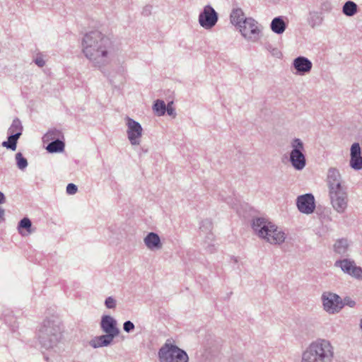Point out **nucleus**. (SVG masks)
Masks as SVG:
<instances>
[{
    "mask_svg": "<svg viewBox=\"0 0 362 362\" xmlns=\"http://www.w3.org/2000/svg\"><path fill=\"white\" fill-rule=\"evenodd\" d=\"M134 328H135V326H134V323L130 320H127V321L124 322L123 324V329L124 332H126L127 333L133 332Z\"/></svg>",
    "mask_w": 362,
    "mask_h": 362,
    "instance_id": "nucleus-35",
    "label": "nucleus"
},
{
    "mask_svg": "<svg viewBox=\"0 0 362 362\" xmlns=\"http://www.w3.org/2000/svg\"><path fill=\"white\" fill-rule=\"evenodd\" d=\"M270 28L274 33L282 34L286 28V23L282 16H278L272 21Z\"/></svg>",
    "mask_w": 362,
    "mask_h": 362,
    "instance_id": "nucleus-21",
    "label": "nucleus"
},
{
    "mask_svg": "<svg viewBox=\"0 0 362 362\" xmlns=\"http://www.w3.org/2000/svg\"><path fill=\"white\" fill-rule=\"evenodd\" d=\"M349 165L355 170L362 169L361 148L358 143H354L350 149Z\"/></svg>",
    "mask_w": 362,
    "mask_h": 362,
    "instance_id": "nucleus-16",
    "label": "nucleus"
},
{
    "mask_svg": "<svg viewBox=\"0 0 362 362\" xmlns=\"http://www.w3.org/2000/svg\"><path fill=\"white\" fill-rule=\"evenodd\" d=\"M115 337L110 336V334H103L100 336L95 337L90 340L89 344L93 349H98L111 345Z\"/></svg>",
    "mask_w": 362,
    "mask_h": 362,
    "instance_id": "nucleus-20",
    "label": "nucleus"
},
{
    "mask_svg": "<svg viewBox=\"0 0 362 362\" xmlns=\"http://www.w3.org/2000/svg\"><path fill=\"white\" fill-rule=\"evenodd\" d=\"M77 186L73 183H69L66 186V193L69 194H74L77 192Z\"/></svg>",
    "mask_w": 362,
    "mask_h": 362,
    "instance_id": "nucleus-38",
    "label": "nucleus"
},
{
    "mask_svg": "<svg viewBox=\"0 0 362 362\" xmlns=\"http://www.w3.org/2000/svg\"><path fill=\"white\" fill-rule=\"evenodd\" d=\"M322 22L321 14L317 11H310L308 18V23L312 27L319 26Z\"/></svg>",
    "mask_w": 362,
    "mask_h": 362,
    "instance_id": "nucleus-27",
    "label": "nucleus"
},
{
    "mask_svg": "<svg viewBox=\"0 0 362 362\" xmlns=\"http://www.w3.org/2000/svg\"><path fill=\"white\" fill-rule=\"evenodd\" d=\"M100 325L103 332L112 337H116L120 333V330L117 327V320L110 315H103Z\"/></svg>",
    "mask_w": 362,
    "mask_h": 362,
    "instance_id": "nucleus-14",
    "label": "nucleus"
},
{
    "mask_svg": "<svg viewBox=\"0 0 362 362\" xmlns=\"http://www.w3.org/2000/svg\"><path fill=\"white\" fill-rule=\"evenodd\" d=\"M5 214V211L4 209L0 208V218H3Z\"/></svg>",
    "mask_w": 362,
    "mask_h": 362,
    "instance_id": "nucleus-44",
    "label": "nucleus"
},
{
    "mask_svg": "<svg viewBox=\"0 0 362 362\" xmlns=\"http://www.w3.org/2000/svg\"><path fill=\"white\" fill-rule=\"evenodd\" d=\"M126 120L127 127V134L130 144L133 146L139 145L143 132L141 125L129 117H127Z\"/></svg>",
    "mask_w": 362,
    "mask_h": 362,
    "instance_id": "nucleus-12",
    "label": "nucleus"
},
{
    "mask_svg": "<svg viewBox=\"0 0 362 362\" xmlns=\"http://www.w3.org/2000/svg\"><path fill=\"white\" fill-rule=\"evenodd\" d=\"M322 8L326 11H329L331 9V5L329 2H325L322 5Z\"/></svg>",
    "mask_w": 362,
    "mask_h": 362,
    "instance_id": "nucleus-41",
    "label": "nucleus"
},
{
    "mask_svg": "<svg viewBox=\"0 0 362 362\" xmlns=\"http://www.w3.org/2000/svg\"><path fill=\"white\" fill-rule=\"evenodd\" d=\"M116 300L112 296L107 297L105 300V305L108 309L115 308L116 307Z\"/></svg>",
    "mask_w": 362,
    "mask_h": 362,
    "instance_id": "nucleus-34",
    "label": "nucleus"
},
{
    "mask_svg": "<svg viewBox=\"0 0 362 362\" xmlns=\"http://www.w3.org/2000/svg\"><path fill=\"white\" fill-rule=\"evenodd\" d=\"M61 135L62 132L59 130L54 129L48 131L47 134L44 136V138L47 141L55 140L57 139H59Z\"/></svg>",
    "mask_w": 362,
    "mask_h": 362,
    "instance_id": "nucleus-32",
    "label": "nucleus"
},
{
    "mask_svg": "<svg viewBox=\"0 0 362 362\" xmlns=\"http://www.w3.org/2000/svg\"><path fill=\"white\" fill-rule=\"evenodd\" d=\"M81 49L92 66L99 69L110 63L115 52L114 42L98 30H93L84 35Z\"/></svg>",
    "mask_w": 362,
    "mask_h": 362,
    "instance_id": "nucleus-1",
    "label": "nucleus"
},
{
    "mask_svg": "<svg viewBox=\"0 0 362 362\" xmlns=\"http://www.w3.org/2000/svg\"><path fill=\"white\" fill-rule=\"evenodd\" d=\"M206 250L209 252H213L214 250V245H211L210 243H209L208 245L206 246Z\"/></svg>",
    "mask_w": 362,
    "mask_h": 362,
    "instance_id": "nucleus-42",
    "label": "nucleus"
},
{
    "mask_svg": "<svg viewBox=\"0 0 362 362\" xmlns=\"http://www.w3.org/2000/svg\"><path fill=\"white\" fill-rule=\"evenodd\" d=\"M334 347L330 341L317 339L302 352L301 362H333Z\"/></svg>",
    "mask_w": 362,
    "mask_h": 362,
    "instance_id": "nucleus-2",
    "label": "nucleus"
},
{
    "mask_svg": "<svg viewBox=\"0 0 362 362\" xmlns=\"http://www.w3.org/2000/svg\"><path fill=\"white\" fill-rule=\"evenodd\" d=\"M23 132V126L19 119L16 118L13 120L11 125L8 129V134H18L19 137L21 136Z\"/></svg>",
    "mask_w": 362,
    "mask_h": 362,
    "instance_id": "nucleus-28",
    "label": "nucleus"
},
{
    "mask_svg": "<svg viewBox=\"0 0 362 362\" xmlns=\"http://www.w3.org/2000/svg\"><path fill=\"white\" fill-rule=\"evenodd\" d=\"M349 250L350 243L346 238H342L335 240L333 245V251L335 255L346 258L349 255Z\"/></svg>",
    "mask_w": 362,
    "mask_h": 362,
    "instance_id": "nucleus-18",
    "label": "nucleus"
},
{
    "mask_svg": "<svg viewBox=\"0 0 362 362\" xmlns=\"http://www.w3.org/2000/svg\"><path fill=\"white\" fill-rule=\"evenodd\" d=\"M151 11H152V6L146 5L143 8L142 14L145 16H148L151 15Z\"/></svg>",
    "mask_w": 362,
    "mask_h": 362,
    "instance_id": "nucleus-40",
    "label": "nucleus"
},
{
    "mask_svg": "<svg viewBox=\"0 0 362 362\" xmlns=\"http://www.w3.org/2000/svg\"><path fill=\"white\" fill-rule=\"evenodd\" d=\"M144 244L150 250H158L162 248V243L159 235L154 233H148L144 239Z\"/></svg>",
    "mask_w": 362,
    "mask_h": 362,
    "instance_id": "nucleus-19",
    "label": "nucleus"
},
{
    "mask_svg": "<svg viewBox=\"0 0 362 362\" xmlns=\"http://www.w3.org/2000/svg\"><path fill=\"white\" fill-rule=\"evenodd\" d=\"M19 138L18 134H8V140L2 142V146L15 151Z\"/></svg>",
    "mask_w": 362,
    "mask_h": 362,
    "instance_id": "nucleus-26",
    "label": "nucleus"
},
{
    "mask_svg": "<svg viewBox=\"0 0 362 362\" xmlns=\"http://www.w3.org/2000/svg\"><path fill=\"white\" fill-rule=\"evenodd\" d=\"M218 20V13L211 5L205 6L199 15V25L206 30L214 28Z\"/></svg>",
    "mask_w": 362,
    "mask_h": 362,
    "instance_id": "nucleus-10",
    "label": "nucleus"
},
{
    "mask_svg": "<svg viewBox=\"0 0 362 362\" xmlns=\"http://www.w3.org/2000/svg\"><path fill=\"white\" fill-rule=\"evenodd\" d=\"M160 362H188L189 357L186 351L175 344L166 342L158 351Z\"/></svg>",
    "mask_w": 362,
    "mask_h": 362,
    "instance_id": "nucleus-5",
    "label": "nucleus"
},
{
    "mask_svg": "<svg viewBox=\"0 0 362 362\" xmlns=\"http://www.w3.org/2000/svg\"><path fill=\"white\" fill-rule=\"evenodd\" d=\"M238 29L242 36L247 41L255 42L259 39L261 30L257 21L252 18L245 19Z\"/></svg>",
    "mask_w": 362,
    "mask_h": 362,
    "instance_id": "nucleus-7",
    "label": "nucleus"
},
{
    "mask_svg": "<svg viewBox=\"0 0 362 362\" xmlns=\"http://www.w3.org/2000/svg\"><path fill=\"white\" fill-rule=\"evenodd\" d=\"M31 227H32V222L28 217H24L22 218L18 225V230L19 233L23 235L22 230L25 229V230L28 233H31Z\"/></svg>",
    "mask_w": 362,
    "mask_h": 362,
    "instance_id": "nucleus-30",
    "label": "nucleus"
},
{
    "mask_svg": "<svg viewBox=\"0 0 362 362\" xmlns=\"http://www.w3.org/2000/svg\"><path fill=\"white\" fill-rule=\"evenodd\" d=\"M34 62L39 67H43L45 65V61L42 54H37L34 59Z\"/></svg>",
    "mask_w": 362,
    "mask_h": 362,
    "instance_id": "nucleus-37",
    "label": "nucleus"
},
{
    "mask_svg": "<svg viewBox=\"0 0 362 362\" xmlns=\"http://www.w3.org/2000/svg\"><path fill=\"white\" fill-rule=\"evenodd\" d=\"M265 48L274 57H279L281 55V52L277 48L274 47L271 44H267Z\"/></svg>",
    "mask_w": 362,
    "mask_h": 362,
    "instance_id": "nucleus-33",
    "label": "nucleus"
},
{
    "mask_svg": "<svg viewBox=\"0 0 362 362\" xmlns=\"http://www.w3.org/2000/svg\"><path fill=\"white\" fill-rule=\"evenodd\" d=\"M230 21L235 25L238 28L239 25H242V22L247 19V18L245 17V14L241 8L233 9L230 13Z\"/></svg>",
    "mask_w": 362,
    "mask_h": 362,
    "instance_id": "nucleus-22",
    "label": "nucleus"
},
{
    "mask_svg": "<svg viewBox=\"0 0 362 362\" xmlns=\"http://www.w3.org/2000/svg\"><path fill=\"white\" fill-rule=\"evenodd\" d=\"M64 143L59 139L52 140L47 146V150L49 153H59L64 149Z\"/></svg>",
    "mask_w": 362,
    "mask_h": 362,
    "instance_id": "nucleus-24",
    "label": "nucleus"
},
{
    "mask_svg": "<svg viewBox=\"0 0 362 362\" xmlns=\"http://www.w3.org/2000/svg\"><path fill=\"white\" fill-rule=\"evenodd\" d=\"M292 65L296 69V73L300 76L309 73L313 67L312 62L303 56H299L294 59Z\"/></svg>",
    "mask_w": 362,
    "mask_h": 362,
    "instance_id": "nucleus-15",
    "label": "nucleus"
},
{
    "mask_svg": "<svg viewBox=\"0 0 362 362\" xmlns=\"http://www.w3.org/2000/svg\"><path fill=\"white\" fill-rule=\"evenodd\" d=\"M16 165L20 170H23L27 168L28 160L21 153L19 152L16 154Z\"/></svg>",
    "mask_w": 362,
    "mask_h": 362,
    "instance_id": "nucleus-31",
    "label": "nucleus"
},
{
    "mask_svg": "<svg viewBox=\"0 0 362 362\" xmlns=\"http://www.w3.org/2000/svg\"><path fill=\"white\" fill-rule=\"evenodd\" d=\"M5 201H6V198H5L4 194L1 192H0V204L4 203Z\"/></svg>",
    "mask_w": 362,
    "mask_h": 362,
    "instance_id": "nucleus-43",
    "label": "nucleus"
},
{
    "mask_svg": "<svg viewBox=\"0 0 362 362\" xmlns=\"http://www.w3.org/2000/svg\"><path fill=\"white\" fill-rule=\"evenodd\" d=\"M321 300L323 309L329 314L338 313L343 308L341 298L336 293L324 292L322 294Z\"/></svg>",
    "mask_w": 362,
    "mask_h": 362,
    "instance_id": "nucleus-9",
    "label": "nucleus"
},
{
    "mask_svg": "<svg viewBox=\"0 0 362 362\" xmlns=\"http://www.w3.org/2000/svg\"><path fill=\"white\" fill-rule=\"evenodd\" d=\"M334 266L340 268L345 274L358 281H362V267L357 266L353 259L340 258L334 262Z\"/></svg>",
    "mask_w": 362,
    "mask_h": 362,
    "instance_id": "nucleus-8",
    "label": "nucleus"
},
{
    "mask_svg": "<svg viewBox=\"0 0 362 362\" xmlns=\"http://www.w3.org/2000/svg\"><path fill=\"white\" fill-rule=\"evenodd\" d=\"M153 110L158 116L164 115L166 112V105L162 100H156L154 102Z\"/></svg>",
    "mask_w": 362,
    "mask_h": 362,
    "instance_id": "nucleus-29",
    "label": "nucleus"
},
{
    "mask_svg": "<svg viewBox=\"0 0 362 362\" xmlns=\"http://www.w3.org/2000/svg\"><path fill=\"white\" fill-rule=\"evenodd\" d=\"M327 182L329 187V192L343 189L341 185V175L337 168H330L328 170Z\"/></svg>",
    "mask_w": 362,
    "mask_h": 362,
    "instance_id": "nucleus-17",
    "label": "nucleus"
},
{
    "mask_svg": "<svg viewBox=\"0 0 362 362\" xmlns=\"http://www.w3.org/2000/svg\"><path fill=\"white\" fill-rule=\"evenodd\" d=\"M341 304L343 305V308L345 305H348L350 308H354L356 305V302L350 297L346 296L344 299H341Z\"/></svg>",
    "mask_w": 362,
    "mask_h": 362,
    "instance_id": "nucleus-36",
    "label": "nucleus"
},
{
    "mask_svg": "<svg viewBox=\"0 0 362 362\" xmlns=\"http://www.w3.org/2000/svg\"><path fill=\"white\" fill-rule=\"evenodd\" d=\"M291 151L289 161L296 170H302L306 165L304 144L298 138L293 139L291 142Z\"/></svg>",
    "mask_w": 362,
    "mask_h": 362,
    "instance_id": "nucleus-6",
    "label": "nucleus"
},
{
    "mask_svg": "<svg viewBox=\"0 0 362 362\" xmlns=\"http://www.w3.org/2000/svg\"><path fill=\"white\" fill-rule=\"evenodd\" d=\"M331 204L334 209L339 214H343L348 206V195L343 188L329 192Z\"/></svg>",
    "mask_w": 362,
    "mask_h": 362,
    "instance_id": "nucleus-11",
    "label": "nucleus"
},
{
    "mask_svg": "<svg viewBox=\"0 0 362 362\" xmlns=\"http://www.w3.org/2000/svg\"><path fill=\"white\" fill-rule=\"evenodd\" d=\"M358 6L352 1H347L342 7V12L346 16H353L357 13Z\"/></svg>",
    "mask_w": 362,
    "mask_h": 362,
    "instance_id": "nucleus-25",
    "label": "nucleus"
},
{
    "mask_svg": "<svg viewBox=\"0 0 362 362\" xmlns=\"http://www.w3.org/2000/svg\"><path fill=\"white\" fill-rule=\"evenodd\" d=\"M296 205L301 213L305 214H312L315 208L314 196L312 194L308 193L298 197Z\"/></svg>",
    "mask_w": 362,
    "mask_h": 362,
    "instance_id": "nucleus-13",
    "label": "nucleus"
},
{
    "mask_svg": "<svg viewBox=\"0 0 362 362\" xmlns=\"http://www.w3.org/2000/svg\"><path fill=\"white\" fill-rule=\"evenodd\" d=\"M213 227V223L211 220L205 219L201 222L200 230L203 235H205L206 238L208 240H212L214 239V235L211 233Z\"/></svg>",
    "mask_w": 362,
    "mask_h": 362,
    "instance_id": "nucleus-23",
    "label": "nucleus"
},
{
    "mask_svg": "<svg viewBox=\"0 0 362 362\" xmlns=\"http://www.w3.org/2000/svg\"><path fill=\"white\" fill-rule=\"evenodd\" d=\"M59 325L50 320H45L38 331V339L42 346L49 349L54 346L61 339Z\"/></svg>",
    "mask_w": 362,
    "mask_h": 362,
    "instance_id": "nucleus-4",
    "label": "nucleus"
},
{
    "mask_svg": "<svg viewBox=\"0 0 362 362\" xmlns=\"http://www.w3.org/2000/svg\"><path fill=\"white\" fill-rule=\"evenodd\" d=\"M172 103H168V105H166V112H167L168 115L173 116V117H175L176 115V113H175V109L172 106Z\"/></svg>",
    "mask_w": 362,
    "mask_h": 362,
    "instance_id": "nucleus-39",
    "label": "nucleus"
},
{
    "mask_svg": "<svg viewBox=\"0 0 362 362\" xmlns=\"http://www.w3.org/2000/svg\"><path fill=\"white\" fill-rule=\"evenodd\" d=\"M252 227L257 235L270 244L280 245L285 240V233L264 218H254Z\"/></svg>",
    "mask_w": 362,
    "mask_h": 362,
    "instance_id": "nucleus-3",
    "label": "nucleus"
},
{
    "mask_svg": "<svg viewBox=\"0 0 362 362\" xmlns=\"http://www.w3.org/2000/svg\"><path fill=\"white\" fill-rule=\"evenodd\" d=\"M360 329H361L362 331V318L360 320Z\"/></svg>",
    "mask_w": 362,
    "mask_h": 362,
    "instance_id": "nucleus-45",
    "label": "nucleus"
}]
</instances>
